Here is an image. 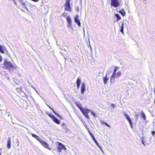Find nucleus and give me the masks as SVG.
<instances>
[{"mask_svg":"<svg viewBox=\"0 0 155 155\" xmlns=\"http://www.w3.org/2000/svg\"><path fill=\"white\" fill-rule=\"evenodd\" d=\"M31 135L32 137L35 138L44 147L50 150H51V149L49 147V145L47 143L41 139L38 136L33 133H32Z\"/></svg>","mask_w":155,"mask_h":155,"instance_id":"f257e3e1","label":"nucleus"},{"mask_svg":"<svg viewBox=\"0 0 155 155\" xmlns=\"http://www.w3.org/2000/svg\"><path fill=\"white\" fill-rule=\"evenodd\" d=\"M118 69V68L117 66L114 67L113 73L110 77V81L111 82L112 80H114V78L115 77L116 78L119 77L121 75V73L120 71H118L116 74V71Z\"/></svg>","mask_w":155,"mask_h":155,"instance_id":"f03ea898","label":"nucleus"},{"mask_svg":"<svg viewBox=\"0 0 155 155\" xmlns=\"http://www.w3.org/2000/svg\"><path fill=\"white\" fill-rule=\"evenodd\" d=\"M3 64L5 65V68L6 69L10 70L11 68H14V65L10 62L5 61Z\"/></svg>","mask_w":155,"mask_h":155,"instance_id":"7ed1b4c3","label":"nucleus"},{"mask_svg":"<svg viewBox=\"0 0 155 155\" xmlns=\"http://www.w3.org/2000/svg\"><path fill=\"white\" fill-rule=\"evenodd\" d=\"M70 0H66L64 4V10L71 12V8L70 4Z\"/></svg>","mask_w":155,"mask_h":155,"instance_id":"20e7f679","label":"nucleus"},{"mask_svg":"<svg viewBox=\"0 0 155 155\" xmlns=\"http://www.w3.org/2000/svg\"><path fill=\"white\" fill-rule=\"evenodd\" d=\"M120 0H111V6H113L114 8H117L120 5V2L119 1Z\"/></svg>","mask_w":155,"mask_h":155,"instance_id":"39448f33","label":"nucleus"},{"mask_svg":"<svg viewBox=\"0 0 155 155\" xmlns=\"http://www.w3.org/2000/svg\"><path fill=\"white\" fill-rule=\"evenodd\" d=\"M47 114L52 119V120L55 123L57 124H59L60 123V121L56 117L52 114L50 113H47Z\"/></svg>","mask_w":155,"mask_h":155,"instance_id":"423d86ee","label":"nucleus"},{"mask_svg":"<svg viewBox=\"0 0 155 155\" xmlns=\"http://www.w3.org/2000/svg\"><path fill=\"white\" fill-rule=\"evenodd\" d=\"M56 143L58 146L57 149L58 152H61L62 149L66 150V148L62 143L58 142H56Z\"/></svg>","mask_w":155,"mask_h":155,"instance_id":"0eeeda50","label":"nucleus"},{"mask_svg":"<svg viewBox=\"0 0 155 155\" xmlns=\"http://www.w3.org/2000/svg\"><path fill=\"white\" fill-rule=\"evenodd\" d=\"M80 110L85 116L86 118L88 119H89V116L88 115V113L89 111H90V110L88 109H84L83 108Z\"/></svg>","mask_w":155,"mask_h":155,"instance_id":"6e6552de","label":"nucleus"},{"mask_svg":"<svg viewBox=\"0 0 155 155\" xmlns=\"http://www.w3.org/2000/svg\"><path fill=\"white\" fill-rule=\"evenodd\" d=\"M85 84L84 82H82L81 87V94H84L86 91Z\"/></svg>","mask_w":155,"mask_h":155,"instance_id":"1a4fd4ad","label":"nucleus"},{"mask_svg":"<svg viewBox=\"0 0 155 155\" xmlns=\"http://www.w3.org/2000/svg\"><path fill=\"white\" fill-rule=\"evenodd\" d=\"M124 116H125V117H126L127 119V120H128L131 127L132 128L133 127V125H132L133 123L131 121V120L130 119L129 116H128V115H127V114H126L125 113L124 114Z\"/></svg>","mask_w":155,"mask_h":155,"instance_id":"9d476101","label":"nucleus"},{"mask_svg":"<svg viewBox=\"0 0 155 155\" xmlns=\"http://www.w3.org/2000/svg\"><path fill=\"white\" fill-rule=\"evenodd\" d=\"M79 17L78 15H76L74 18V21L79 26H81V22L79 20L78 18Z\"/></svg>","mask_w":155,"mask_h":155,"instance_id":"9b49d317","label":"nucleus"},{"mask_svg":"<svg viewBox=\"0 0 155 155\" xmlns=\"http://www.w3.org/2000/svg\"><path fill=\"white\" fill-rule=\"evenodd\" d=\"M76 82L77 84V87L78 89L79 88L81 82V79L80 78H78L76 80Z\"/></svg>","mask_w":155,"mask_h":155,"instance_id":"f8f14e48","label":"nucleus"},{"mask_svg":"<svg viewBox=\"0 0 155 155\" xmlns=\"http://www.w3.org/2000/svg\"><path fill=\"white\" fill-rule=\"evenodd\" d=\"M11 139L10 138H8L7 141V146L8 148L9 149L11 147Z\"/></svg>","mask_w":155,"mask_h":155,"instance_id":"ddd939ff","label":"nucleus"},{"mask_svg":"<svg viewBox=\"0 0 155 155\" xmlns=\"http://www.w3.org/2000/svg\"><path fill=\"white\" fill-rule=\"evenodd\" d=\"M66 19L67 21H68V24L69 25H68L69 26H71V18L70 16H68L66 18Z\"/></svg>","mask_w":155,"mask_h":155,"instance_id":"4468645a","label":"nucleus"},{"mask_svg":"<svg viewBox=\"0 0 155 155\" xmlns=\"http://www.w3.org/2000/svg\"><path fill=\"white\" fill-rule=\"evenodd\" d=\"M118 12L121 14L123 16H124L126 15L125 12L123 8L121 9V11H118Z\"/></svg>","mask_w":155,"mask_h":155,"instance_id":"2eb2a0df","label":"nucleus"},{"mask_svg":"<svg viewBox=\"0 0 155 155\" xmlns=\"http://www.w3.org/2000/svg\"><path fill=\"white\" fill-rule=\"evenodd\" d=\"M109 78H107V75H106V76L104 77L103 78V80L104 84H107V81L108 80Z\"/></svg>","mask_w":155,"mask_h":155,"instance_id":"dca6fc26","label":"nucleus"},{"mask_svg":"<svg viewBox=\"0 0 155 155\" xmlns=\"http://www.w3.org/2000/svg\"><path fill=\"white\" fill-rule=\"evenodd\" d=\"M75 104L76 106L80 109V110L82 109L83 108L81 107V104H80L79 102H75Z\"/></svg>","mask_w":155,"mask_h":155,"instance_id":"f3484780","label":"nucleus"},{"mask_svg":"<svg viewBox=\"0 0 155 155\" xmlns=\"http://www.w3.org/2000/svg\"><path fill=\"white\" fill-rule=\"evenodd\" d=\"M115 15L117 18V21L121 19V17L118 14L116 13L115 14Z\"/></svg>","mask_w":155,"mask_h":155,"instance_id":"a211bd4d","label":"nucleus"},{"mask_svg":"<svg viewBox=\"0 0 155 155\" xmlns=\"http://www.w3.org/2000/svg\"><path fill=\"white\" fill-rule=\"evenodd\" d=\"M48 107H49L51 110H52L53 111V112L58 117H59L61 118V116L60 115H59V114H58L57 113H56L55 111L52 108H51V107H50V106H49V105H48Z\"/></svg>","mask_w":155,"mask_h":155,"instance_id":"6ab92c4d","label":"nucleus"},{"mask_svg":"<svg viewBox=\"0 0 155 155\" xmlns=\"http://www.w3.org/2000/svg\"><path fill=\"white\" fill-rule=\"evenodd\" d=\"M101 122L102 124H105V125H106L108 127H110V126L109 124H108L107 123L104 122V121L103 120H101Z\"/></svg>","mask_w":155,"mask_h":155,"instance_id":"aec40b11","label":"nucleus"},{"mask_svg":"<svg viewBox=\"0 0 155 155\" xmlns=\"http://www.w3.org/2000/svg\"><path fill=\"white\" fill-rule=\"evenodd\" d=\"M120 31L123 34L124 33V24L122 23L120 27Z\"/></svg>","mask_w":155,"mask_h":155,"instance_id":"412c9836","label":"nucleus"},{"mask_svg":"<svg viewBox=\"0 0 155 155\" xmlns=\"http://www.w3.org/2000/svg\"><path fill=\"white\" fill-rule=\"evenodd\" d=\"M0 52L2 53H4V51L2 46L0 45Z\"/></svg>","mask_w":155,"mask_h":155,"instance_id":"4be33fe9","label":"nucleus"},{"mask_svg":"<svg viewBox=\"0 0 155 155\" xmlns=\"http://www.w3.org/2000/svg\"><path fill=\"white\" fill-rule=\"evenodd\" d=\"M67 15V13L66 12L63 13L60 15L61 17H66V16Z\"/></svg>","mask_w":155,"mask_h":155,"instance_id":"5701e85b","label":"nucleus"},{"mask_svg":"<svg viewBox=\"0 0 155 155\" xmlns=\"http://www.w3.org/2000/svg\"><path fill=\"white\" fill-rule=\"evenodd\" d=\"M141 117H143V119L144 120H145V119H146V116L145 114H144V113L143 112H142L141 113Z\"/></svg>","mask_w":155,"mask_h":155,"instance_id":"b1692460","label":"nucleus"},{"mask_svg":"<svg viewBox=\"0 0 155 155\" xmlns=\"http://www.w3.org/2000/svg\"><path fill=\"white\" fill-rule=\"evenodd\" d=\"M91 114L93 115V116L94 117H96L97 115L96 114L94 113L93 112L91 111Z\"/></svg>","mask_w":155,"mask_h":155,"instance_id":"393cba45","label":"nucleus"},{"mask_svg":"<svg viewBox=\"0 0 155 155\" xmlns=\"http://www.w3.org/2000/svg\"><path fill=\"white\" fill-rule=\"evenodd\" d=\"M110 106L112 107V108L114 109L115 107V104H110Z\"/></svg>","mask_w":155,"mask_h":155,"instance_id":"a878e982","label":"nucleus"},{"mask_svg":"<svg viewBox=\"0 0 155 155\" xmlns=\"http://www.w3.org/2000/svg\"><path fill=\"white\" fill-rule=\"evenodd\" d=\"M22 5L24 7V8H25L26 9H27V7L26 6V5H25V4L24 3H23L22 4Z\"/></svg>","mask_w":155,"mask_h":155,"instance_id":"bb28decb","label":"nucleus"},{"mask_svg":"<svg viewBox=\"0 0 155 155\" xmlns=\"http://www.w3.org/2000/svg\"><path fill=\"white\" fill-rule=\"evenodd\" d=\"M151 133H152V135L153 136H154V134H155V132L154 131H152L151 132Z\"/></svg>","mask_w":155,"mask_h":155,"instance_id":"cd10ccee","label":"nucleus"},{"mask_svg":"<svg viewBox=\"0 0 155 155\" xmlns=\"http://www.w3.org/2000/svg\"><path fill=\"white\" fill-rule=\"evenodd\" d=\"M2 60V57L0 54V62Z\"/></svg>","mask_w":155,"mask_h":155,"instance_id":"c85d7f7f","label":"nucleus"},{"mask_svg":"<svg viewBox=\"0 0 155 155\" xmlns=\"http://www.w3.org/2000/svg\"><path fill=\"white\" fill-rule=\"evenodd\" d=\"M61 126H62V127H64L65 125V124L64 123H63L62 124H61Z\"/></svg>","mask_w":155,"mask_h":155,"instance_id":"c756f323","label":"nucleus"},{"mask_svg":"<svg viewBox=\"0 0 155 155\" xmlns=\"http://www.w3.org/2000/svg\"><path fill=\"white\" fill-rule=\"evenodd\" d=\"M91 137L94 141L96 140L94 136H92V137Z\"/></svg>","mask_w":155,"mask_h":155,"instance_id":"7c9ffc66","label":"nucleus"},{"mask_svg":"<svg viewBox=\"0 0 155 155\" xmlns=\"http://www.w3.org/2000/svg\"><path fill=\"white\" fill-rule=\"evenodd\" d=\"M94 141L95 142V143L97 144V145H98V143L97 141L96 140H94Z\"/></svg>","mask_w":155,"mask_h":155,"instance_id":"2f4dec72","label":"nucleus"},{"mask_svg":"<svg viewBox=\"0 0 155 155\" xmlns=\"http://www.w3.org/2000/svg\"><path fill=\"white\" fill-rule=\"evenodd\" d=\"M2 149H0V155H1V152H2Z\"/></svg>","mask_w":155,"mask_h":155,"instance_id":"473e14b6","label":"nucleus"},{"mask_svg":"<svg viewBox=\"0 0 155 155\" xmlns=\"http://www.w3.org/2000/svg\"><path fill=\"white\" fill-rule=\"evenodd\" d=\"M139 116V115H135V117L136 118H137Z\"/></svg>","mask_w":155,"mask_h":155,"instance_id":"72a5a7b5","label":"nucleus"},{"mask_svg":"<svg viewBox=\"0 0 155 155\" xmlns=\"http://www.w3.org/2000/svg\"><path fill=\"white\" fill-rule=\"evenodd\" d=\"M90 134L91 137H92V136H94V135H93V134L91 133H90Z\"/></svg>","mask_w":155,"mask_h":155,"instance_id":"f704fd0d","label":"nucleus"},{"mask_svg":"<svg viewBox=\"0 0 155 155\" xmlns=\"http://www.w3.org/2000/svg\"><path fill=\"white\" fill-rule=\"evenodd\" d=\"M142 143H143V144L144 145H144V143L143 141H142Z\"/></svg>","mask_w":155,"mask_h":155,"instance_id":"c9c22d12","label":"nucleus"}]
</instances>
